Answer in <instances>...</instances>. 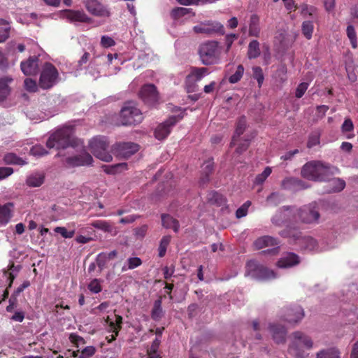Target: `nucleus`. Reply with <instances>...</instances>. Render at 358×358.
I'll list each match as a JSON object with an SVG mask.
<instances>
[{"mask_svg": "<svg viewBox=\"0 0 358 358\" xmlns=\"http://www.w3.org/2000/svg\"><path fill=\"white\" fill-rule=\"evenodd\" d=\"M76 145L73 127H64L57 129L50 136L46 142V146L50 149H65Z\"/></svg>", "mask_w": 358, "mask_h": 358, "instance_id": "1", "label": "nucleus"}, {"mask_svg": "<svg viewBox=\"0 0 358 358\" xmlns=\"http://www.w3.org/2000/svg\"><path fill=\"white\" fill-rule=\"evenodd\" d=\"M197 52L201 64L205 66L217 64L220 61L221 48L217 41H207L201 43Z\"/></svg>", "mask_w": 358, "mask_h": 358, "instance_id": "2", "label": "nucleus"}, {"mask_svg": "<svg viewBox=\"0 0 358 358\" xmlns=\"http://www.w3.org/2000/svg\"><path fill=\"white\" fill-rule=\"evenodd\" d=\"M302 177L310 180L326 181L330 177L329 167L319 161L307 162L301 169Z\"/></svg>", "mask_w": 358, "mask_h": 358, "instance_id": "3", "label": "nucleus"}, {"mask_svg": "<svg viewBox=\"0 0 358 358\" xmlns=\"http://www.w3.org/2000/svg\"><path fill=\"white\" fill-rule=\"evenodd\" d=\"M292 341L289 346V350L296 358H305L308 356L306 350L313 348V341L304 333L296 331L292 333Z\"/></svg>", "mask_w": 358, "mask_h": 358, "instance_id": "4", "label": "nucleus"}, {"mask_svg": "<svg viewBox=\"0 0 358 358\" xmlns=\"http://www.w3.org/2000/svg\"><path fill=\"white\" fill-rule=\"evenodd\" d=\"M120 124L124 126L140 124L143 116L141 110L134 101L125 102L120 113Z\"/></svg>", "mask_w": 358, "mask_h": 358, "instance_id": "5", "label": "nucleus"}, {"mask_svg": "<svg viewBox=\"0 0 358 358\" xmlns=\"http://www.w3.org/2000/svg\"><path fill=\"white\" fill-rule=\"evenodd\" d=\"M245 275L259 281H266L276 278V273L273 270L253 259L247 262Z\"/></svg>", "mask_w": 358, "mask_h": 358, "instance_id": "6", "label": "nucleus"}, {"mask_svg": "<svg viewBox=\"0 0 358 358\" xmlns=\"http://www.w3.org/2000/svg\"><path fill=\"white\" fill-rule=\"evenodd\" d=\"M294 215L301 223L308 224L317 223L320 217L319 207L315 202L298 208Z\"/></svg>", "mask_w": 358, "mask_h": 358, "instance_id": "7", "label": "nucleus"}, {"mask_svg": "<svg viewBox=\"0 0 358 358\" xmlns=\"http://www.w3.org/2000/svg\"><path fill=\"white\" fill-rule=\"evenodd\" d=\"M89 145L91 152L96 157L107 162L112 161L113 157L108 150L109 144L106 137H95L90 141Z\"/></svg>", "mask_w": 358, "mask_h": 358, "instance_id": "8", "label": "nucleus"}, {"mask_svg": "<svg viewBox=\"0 0 358 358\" xmlns=\"http://www.w3.org/2000/svg\"><path fill=\"white\" fill-rule=\"evenodd\" d=\"M59 72L57 68L50 62H45L41 71L38 86L43 90L52 88L57 82Z\"/></svg>", "mask_w": 358, "mask_h": 358, "instance_id": "9", "label": "nucleus"}, {"mask_svg": "<svg viewBox=\"0 0 358 358\" xmlns=\"http://www.w3.org/2000/svg\"><path fill=\"white\" fill-rule=\"evenodd\" d=\"M139 150V145L132 142L116 143L112 146L111 153L119 158L128 159Z\"/></svg>", "mask_w": 358, "mask_h": 358, "instance_id": "10", "label": "nucleus"}, {"mask_svg": "<svg viewBox=\"0 0 358 358\" xmlns=\"http://www.w3.org/2000/svg\"><path fill=\"white\" fill-rule=\"evenodd\" d=\"M193 30L196 34H205L208 36L216 34L224 35L225 34L224 27L221 23L211 21L202 22L194 26Z\"/></svg>", "mask_w": 358, "mask_h": 358, "instance_id": "11", "label": "nucleus"}, {"mask_svg": "<svg viewBox=\"0 0 358 358\" xmlns=\"http://www.w3.org/2000/svg\"><path fill=\"white\" fill-rule=\"evenodd\" d=\"M138 94L140 99L148 106H153L157 103V87L154 84L143 85Z\"/></svg>", "mask_w": 358, "mask_h": 358, "instance_id": "12", "label": "nucleus"}, {"mask_svg": "<svg viewBox=\"0 0 358 358\" xmlns=\"http://www.w3.org/2000/svg\"><path fill=\"white\" fill-rule=\"evenodd\" d=\"M184 117L183 113L178 115H171L164 122L158 124V140L165 139L171 133V129Z\"/></svg>", "mask_w": 358, "mask_h": 358, "instance_id": "13", "label": "nucleus"}, {"mask_svg": "<svg viewBox=\"0 0 358 358\" xmlns=\"http://www.w3.org/2000/svg\"><path fill=\"white\" fill-rule=\"evenodd\" d=\"M304 316L305 313L302 307L294 304L286 308L282 320L289 324H296L301 321Z\"/></svg>", "mask_w": 358, "mask_h": 358, "instance_id": "14", "label": "nucleus"}, {"mask_svg": "<svg viewBox=\"0 0 358 358\" xmlns=\"http://www.w3.org/2000/svg\"><path fill=\"white\" fill-rule=\"evenodd\" d=\"M85 6L87 10L92 15L100 17H108L110 16V11L102 3L98 0H86Z\"/></svg>", "mask_w": 358, "mask_h": 358, "instance_id": "15", "label": "nucleus"}, {"mask_svg": "<svg viewBox=\"0 0 358 358\" xmlns=\"http://www.w3.org/2000/svg\"><path fill=\"white\" fill-rule=\"evenodd\" d=\"M93 158L87 152H83L80 155L66 157L65 163L68 167H77L92 165Z\"/></svg>", "mask_w": 358, "mask_h": 358, "instance_id": "16", "label": "nucleus"}, {"mask_svg": "<svg viewBox=\"0 0 358 358\" xmlns=\"http://www.w3.org/2000/svg\"><path fill=\"white\" fill-rule=\"evenodd\" d=\"M40 60L38 56L29 57L27 60L22 61L20 68L26 76H34L38 73Z\"/></svg>", "mask_w": 358, "mask_h": 358, "instance_id": "17", "label": "nucleus"}, {"mask_svg": "<svg viewBox=\"0 0 358 358\" xmlns=\"http://www.w3.org/2000/svg\"><path fill=\"white\" fill-rule=\"evenodd\" d=\"M268 328L275 343L284 344L286 342L287 331L285 326L280 324L269 323Z\"/></svg>", "mask_w": 358, "mask_h": 358, "instance_id": "18", "label": "nucleus"}, {"mask_svg": "<svg viewBox=\"0 0 358 358\" xmlns=\"http://www.w3.org/2000/svg\"><path fill=\"white\" fill-rule=\"evenodd\" d=\"M115 321H112L109 316H107L105 319V322L108 325V331L113 333V334L110 336V338L108 336L106 337L108 343H112L116 339L119 331L122 329V317L119 315H115Z\"/></svg>", "mask_w": 358, "mask_h": 358, "instance_id": "19", "label": "nucleus"}, {"mask_svg": "<svg viewBox=\"0 0 358 358\" xmlns=\"http://www.w3.org/2000/svg\"><path fill=\"white\" fill-rule=\"evenodd\" d=\"M301 262L300 257L294 252H286L278 260L276 265L281 268L295 266Z\"/></svg>", "mask_w": 358, "mask_h": 358, "instance_id": "20", "label": "nucleus"}, {"mask_svg": "<svg viewBox=\"0 0 358 358\" xmlns=\"http://www.w3.org/2000/svg\"><path fill=\"white\" fill-rule=\"evenodd\" d=\"M281 187L292 192H298L308 187L305 182L296 178H286L281 182Z\"/></svg>", "mask_w": 358, "mask_h": 358, "instance_id": "21", "label": "nucleus"}, {"mask_svg": "<svg viewBox=\"0 0 358 358\" xmlns=\"http://www.w3.org/2000/svg\"><path fill=\"white\" fill-rule=\"evenodd\" d=\"M278 234L282 238L292 239L297 245L303 236L298 227L289 224H287L284 229L279 231Z\"/></svg>", "mask_w": 358, "mask_h": 358, "instance_id": "22", "label": "nucleus"}, {"mask_svg": "<svg viewBox=\"0 0 358 358\" xmlns=\"http://www.w3.org/2000/svg\"><path fill=\"white\" fill-rule=\"evenodd\" d=\"M292 208V207L290 206H284L279 208L271 218L272 223L277 227H281L287 224L289 221V218L286 212L289 211Z\"/></svg>", "mask_w": 358, "mask_h": 358, "instance_id": "23", "label": "nucleus"}, {"mask_svg": "<svg viewBox=\"0 0 358 358\" xmlns=\"http://www.w3.org/2000/svg\"><path fill=\"white\" fill-rule=\"evenodd\" d=\"M64 17L71 22H89V17L83 10H66Z\"/></svg>", "mask_w": 358, "mask_h": 358, "instance_id": "24", "label": "nucleus"}, {"mask_svg": "<svg viewBox=\"0 0 358 358\" xmlns=\"http://www.w3.org/2000/svg\"><path fill=\"white\" fill-rule=\"evenodd\" d=\"M13 79L8 76H0V102L3 101L10 94L11 88L10 85Z\"/></svg>", "mask_w": 358, "mask_h": 358, "instance_id": "25", "label": "nucleus"}, {"mask_svg": "<svg viewBox=\"0 0 358 358\" xmlns=\"http://www.w3.org/2000/svg\"><path fill=\"white\" fill-rule=\"evenodd\" d=\"M298 245L301 250L310 252L315 251L319 248L317 241L310 236H303Z\"/></svg>", "mask_w": 358, "mask_h": 358, "instance_id": "26", "label": "nucleus"}, {"mask_svg": "<svg viewBox=\"0 0 358 358\" xmlns=\"http://www.w3.org/2000/svg\"><path fill=\"white\" fill-rule=\"evenodd\" d=\"M279 244V240L271 236H261L256 239L254 242V245L257 250H260L262 249L263 248L268 246H276L278 245Z\"/></svg>", "mask_w": 358, "mask_h": 358, "instance_id": "27", "label": "nucleus"}, {"mask_svg": "<svg viewBox=\"0 0 358 358\" xmlns=\"http://www.w3.org/2000/svg\"><path fill=\"white\" fill-rule=\"evenodd\" d=\"M162 225L165 229H172L174 232L177 233L180 229L178 220L173 218L171 215L162 213L161 215Z\"/></svg>", "mask_w": 358, "mask_h": 358, "instance_id": "28", "label": "nucleus"}, {"mask_svg": "<svg viewBox=\"0 0 358 358\" xmlns=\"http://www.w3.org/2000/svg\"><path fill=\"white\" fill-rule=\"evenodd\" d=\"M214 171V163L212 159L204 162L202 166V172L200 178V183L201 185L207 184L210 180V176Z\"/></svg>", "mask_w": 358, "mask_h": 358, "instance_id": "29", "label": "nucleus"}, {"mask_svg": "<svg viewBox=\"0 0 358 358\" xmlns=\"http://www.w3.org/2000/svg\"><path fill=\"white\" fill-rule=\"evenodd\" d=\"M12 203H7L4 205L0 204V224H6L12 217Z\"/></svg>", "mask_w": 358, "mask_h": 358, "instance_id": "30", "label": "nucleus"}, {"mask_svg": "<svg viewBox=\"0 0 358 358\" xmlns=\"http://www.w3.org/2000/svg\"><path fill=\"white\" fill-rule=\"evenodd\" d=\"M247 127V120L245 116H241L237 123L234 134L232 137V141L230 143L231 146L235 145V142L238 140L241 135H242Z\"/></svg>", "mask_w": 358, "mask_h": 358, "instance_id": "31", "label": "nucleus"}, {"mask_svg": "<svg viewBox=\"0 0 358 358\" xmlns=\"http://www.w3.org/2000/svg\"><path fill=\"white\" fill-rule=\"evenodd\" d=\"M249 36L254 37H259L260 34L259 27V17L256 14H252L250 16L249 22Z\"/></svg>", "mask_w": 358, "mask_h": 358, "instance_id": "32", "label": "nucleus"}, {"mask_svg": "<svg viewBox=\"0 0 358 358\" xmlns=\"http://www.w3.org/2000/svg\"><path fill=\"white\" fill-rule=\"evenodd\" d=\"M208 73V69L206 67H192L190 73L187 76L195 82L201 80Z\"/></svg>", "mask_w": 358, "mask_h": 358, "instance_id": "33", "label": "nucleus"}, {"mask_svg": "<svg viewBox=\"0 0 358 358\" xmlns=\"http://www.w3.org/2000/svg\"><path fill=\"white\" fill-rule=\"evenodd\" d=\"M261 55L259 43L257 40H252L250 42L248 48V57L249 59H256Z\"/></svg>", "mask_w": 358, "mask_h": 358, "instance_id": "34", "label": "nucleus"}, {"mask_svg": "<svg viewBox=\"0 0 358 358\" xmlns=\"http://www.w3.org/2000/svg\"><path fill=\"white\" fill-rule=\"evenodd\" d=\"M10 25L8 21L0 19V43H3L9 37Z\"/></svg>", "mask_w": 358, "mask_h": 358, "instance_id": "35", "label": "nucleus"}, {"mask_svg": "<svg viewBox=\"0 0 358 358\" xmlns=\"http://www.w3.org/2000/svg\"><path fill=\"white\" fill-rule=\"evenodd\" d=\"M45 177L43 174L36 173L29 176L26 183L29 187H38L44 182Z\"/></svg>", "mask_w": 358, "mask_h": 358, "instance_id": "36", "label": "nucleus"}, {"mask_svg": "<svg viewBox=\"0 0 358 358\" xmlns=\"http://www.w3.org/2000/svg\"><path fill=\"white\" fill-rule=\"evenodd\" d=\"M316 358H341L340 352L334 348L322 350L316 354Z\"/></svg>", "mask_w": 358, "mask_h": 358, "instance_id": "37", "label": "nucleus"}, {"mask_svg": "<svg viewBox=\"0 0 358 358\" xmlns=\"http://www.w3.org/2000/svg\"><path fill=\"white\" fill-rule=\"evenodd\" d=\"M3 162L6 164L24 165L27 162L14 153H8L3 157Z\"/></svg>", "mask_w": 358, "mask_h": 358, "instance_id": "38", "label": "nucleus"}, {"mask_svg": "<svg viewBox=\"0 0 358 358\" xmlns=\"http://www.w3.org/2000/svg\"><path fill=\"white\" fill-rule=\"evenodd\" d=\"M329 182V185L333 192H339L342 191L345 187V182L341 178H333L327 180Z\"/></svg>", "mask_w": 358, "mask_h": 358, "instance_id": "39", "label": "nucleus"}, {"mask_svg": "<svg viewBox=\"0 0 358 358\" xmlns=\"http://www.w3.org/2000/svg\"><path fill=\"white\" fill-rule=\"evenodd\" d=\"M171 240V235H166L162 237L159 243L158 256L163 257L166 252V249Z\"/></svg>", "mask_w": 358, "mask_h": 358, "instance_id": "40", "label": "nucleus"}, {"mask_svg": "<svg viewBox=\"0 0 358 358\" xmlns=\"http://www.w3.org/2000/svg\"><path fill=\"white\" fill-rule=\"evenodd\" d=\"M127 169V163H118L115 165L106 166L104 168V171L108 174H116L120 172L122 169Z\"/></svg>", "mask_w": 358, "mask_h": 358, "instance_id": "41", "label": "nucleus"}, {"mask_svg": "<svg viewBox=\"0 0 358 358\" xmlns=\"http://www.w3.org/2000/svg\"><path fill=\"white\" fill-rule=\"evenodd\" d=\"M313 24L312 21L308 20L304 21L302 23L301 30L304 36L307 39H310L312 38L313 32Z\"/></svg>", "mask_w": 358, "mask_h": 358, "instance_id": "42", "label": "nucleus"}, {"mask_svg": "<svg viewBox=\"0 0 358 358\" xmlns=\"http://www.w3.org/2000/svg\"><path fill=\"white\" fill-rule=\"evenodd\" d=\"M346 33L348 38L350 41L352 48L355 49L357 48V34L353 25L350 24L347 27Z\"/></svg>", "mask_w": 358, "mask_h": 358, "instance_id": "43", "label": "nucleus"}, {"mask_svg": "<svg viewBox=\"0 0 358 358\" xmlns=\"http://www.w3.org/2000/svg\"><path fill=\"white\" fill-rule=\"evenodd\" d=\"M283 200V196L278 192H273L266 198V201L270 205L277 206Z\"/></svg>", "mask_w": 358, "mask_h": 358, "instance_id": "44", "label": "nucleus"}, {"mask_svg": "<svg viewBox=\"0 0 358 358\" xmlns=\"http://www.w3.org/2000/svg\"><path fill=\"white\" fill-rule=\"evenodd\" d=\"M243 73L244 67L243 65L239 64L236 72L229 78V82L232 84L238 83L241 79Z\"/></svg>", "mask_w": 358, "mask_h": 358, "instance_id": "45", "label": "nucleus"}, {"mask_svg": "<svg viewBox=\"0 0 358 358\" xmlns=\"http://www.w3.org/2000/svg\"><path fill=\"white\" fill-rule=\"evenodd\" d=\"M252 73L253 78L257 80L259 87H261L264 80L262 69L260 66H254L252 67Z\"/></svg>", "mask_w": 358, "mask_h": 358, "instance_id": "46", "label": "nucleus"}, {"mask_svg": "<svg viewBox=\"0 0 358 358\" xmlns=\"http://www.w3.org/2000/svg\"><path fill=\"white\" fill-rule=\"evenodd\" d=\"M108 262L106 258L105 252L99 253L96 258V264L99 267V273H101L102 270L106 267L107 262Z\"/></svg>", "mask_w": 358, "mask_h": 358, "instance_id": "47", "label": "nucleus"}, {"mask_svg": "<svg viewBox=\"0 0 358 358\" xmlns=\"http://www.w3.org/2000/svg\"><path fill=\"white\" fill-rule=\"evenodd\" d=\"M91 225L96 228L104 231H110L111 229V226L104 220H95L91 223Z\"/></svg>", "mask_w": 358, "mask_h": 358, "instance_id": "48", "label": "nucleus"}, {"mask_svg": "<svg viewBox=\"0 0 358 358\" xmlns=\"http://www.w3.org/2000/svg\"><path fill=\"white\" fill-rule=\"evenodd\" d=\"M55 231L59 234L64 238H71L75 234V230L68 231L64 227H57L55 228Z\"/></svg>", "mask_w": 358, "mask_h": 358, "instance_id": "49", "label": "nucleus"}, {"mask_svg": "<svg viewBox=\"0 0 358 358\" xmlns=\"http://www.w3.org/2000/svg\"><path fill=\"white\" fill-rule=\"evenodd\" d=\"M177 1L184 6L189 5H198L199 3H211L215 2L216 0H177Z\"/></svg>", "mask_w": 358, "mask_h": 358, "instance_id": "50", "label": "nucleus"}, {"mask_svg": "<svg viewBox=\"0 0 358 358\" xmlns=\"http://www.w3.org/2000/svg\"><path fill=\"white\" fill-rule=\"evenodd\" d=\"M34 156L41 157L48 153L46 149L41 145H34L30 150Z\"/></svg>", "mask_w": 358, "mask_h": 358, "instance_id": "51", "label": "nucleus"}, {"mask_svg": "<svg viewBox=\"0 0 358 358\" xmlns=\"http://www.w3.org/2000/svg\"><path fill=\"white\" fill-rule=\"evenodd\" d=\"M271 169L268 166L266 167L264 171L257 176L255 178V183L257 185L262 184L266 178L271 173Z\"/></svg>", "mask_w": 358, "mask_h": 358, "instance_id": "52", "label": "nucleus"}, {"mask_svg": "<svg viewBox=\"0 0 358 358\" xmlns=\"http://www.w3.org/2000/svg\"><path fill=\"white\" fill-rule=\"evenodd\" d=\"M88 289L92 293H99L102 289L99 280L96 278L92 280L88 285Z\"/></svg>", "mask_w": 358, "mask_h": 358, "instance_id": "53", "label": "nucleus"}, {"mask_svg": "<svg viewBox=\"0 0 358 358\" xmlns=\"http://www.w3.org/2000/svg\"><path fill=\"white\" fill-rule=\"evenodd\" d=\"M25 89L29 92H36L38 90V85L36 82L31 78L24 80Z\"/></svg>", "mask_w": 358, "mask_h": 358, "instance_id": "54", "label": "nucleus"}, {"mask_svg": "<svg viewBox=\"0 0 358 358\" xmlns=\"http://www.w3.org/2000/svg\"><path fill=\"white\" fill-rule=\"evenodd\" d=\"M185 88L187 93L194 92L198 89V85H196V82L191 80L187 76L185 78Z\"/></svg>", "mask_w": 358, "mask_h": 358, "instance_id": "55", "label": "nucleus"}, {"mask_svg": "<svg viewBox=\"0 0 358 358\" xmlns=\"http://www.w3.org/2000/svg\"><path fill=\"white\" fill-rule=\"evenodd\" d=\"M96 352V349L93 346H87L85 348L80 352L78 358H90Z\"/></svg>", "mask_w": 358, "mask_h": 358, "instance_id": "56", "label": "nucleus"}, {"mask_svg": "<svg viewBox=\"0 0 358 358\" xmlns=\"http://www.w3.org/2000/svg\"><path fill=\"white\" fill-rule=\"evenodd\" d=\"M189 10V8L178 7L172 10L171 14L173 17L178 18L187 15Z\"/></svg>", "mask_w": 358, "mask_h": 358, "instance_id": "57", "label": "nucleus"}, {"mask_svg": "<svg viewBox=\"0 0 358 358\" xmlns=\"http://www.w3.org/2000/svg\"><path fill=\"white\" fill-rule=\"evenodd\" d=\"M142 264V261L139 257H130L127 259L128 269H134Z\"/></svg>", "mask_w": 358, "mask_h": 358, "instance_id": "58", "label": "nucleus"}, {"mask_svg": "<svg viewBox=\"0 0 358 358\" xmlns=\"http://www.w3.org/2000/svg\"><path fill=\"white\" fill-rule=\"evenodd\" d=\"M101 45L103 48H108L115 45V41L110 36H103L101 38Z\"/></svg>", "mask_w": 358, "mask_h": 358, "instance_id": "59", "label": "nucleus"}, {"mask_svg": "<svg viewBox=\"0 0 358 358\" xmlns=\"http://www.w3.org/2000/svg\"><path fill=\"white\" fill-rule=\"evenodd\" d=\"M250 144V141L249 139H245L243 142H241L238 147L236 148L235 152L241 155L245 151L248 150Z\"/></svg>", "mask_w": 358, "mask_h": 358, "instance_id": "60", "label": "nucleus"}, {"mask_svg": "<svg viewBox=\"0 0 358 358\" xmlns=\"http://www.w3.org/2000/svg\"><path fill=\"white\" fill-rule=\"evenodd\" d=\"M273 248H272L271 249H267V250H262L260 252V254L262 255L270 256V257L278 255L279 254V252H280V246H279V245H276V246H273Z\"/></svg>", "mask_w": 358, "mask_h": 358, "instance_id": "61", "label": "nucleus"}, {"mask_svg": "<svg viewBox=\"0 0 358 358\" xmlns=\"http://www.w3.org/2000/svg\"><path fill=\"white\" fill-rule=\"evenodd\" d=\"M148 227L146 224L142 225L134 229V234L137 238H143L147 234Z\"/></svg>", "mask_w": 358, "mask_h": 358, "instance_id": "62", "label": "nucleus"}, {"mask_svg": "<svg viewBox=\"0 0 358 358\" xmlns=\"http://www.w3.org/2000/svg\"><path fill=\"white\" fill-rule=\"evenodd\" d=\"M308 87V84L307 83H300L296 90L295 96L296 98L302 97L305 94L306 91L307 90Z\"/></svg>", "mask_w": 358, "mask_h": 358, "instance_id": "63", "label": "nucleus"}, {"mask_svg": "<svg viewBox=\"0 0 358 358\" xmlns=\"http://www.w3.org/2000/svg\"><path fill=\"white\" fill-rule=\"evenodd\" d=\"M9 304L7 306L6 310L8 313H12L14 310V308L17 307V299L15 296L11 295L9 299Z\"/></svg>", "mask_w": 358, "mask_h": 358, "instance_id": "64", "label": "nucleus"}]
</instances>
